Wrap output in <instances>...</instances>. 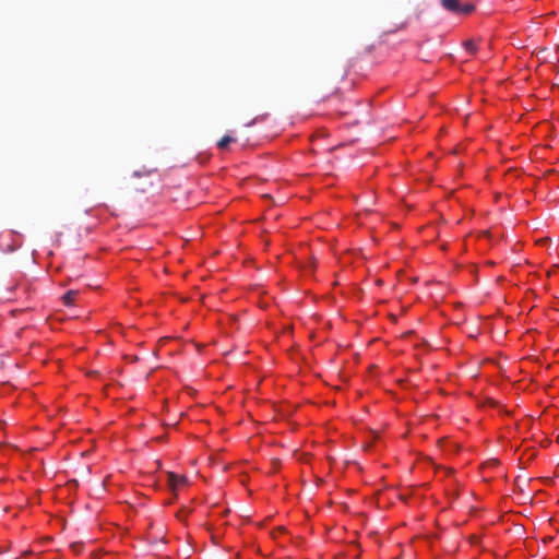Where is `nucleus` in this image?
Wrapping results in <instances>:
<instances>
[{
    "label": "nucleus",
    "mask_w": 559,
    "mask_h": 559,
    "mask_svg": "<svg viewBox=\"0 0 559 559\" xmlns=\"http://www.w3.org/2000/svg\"><path fill=\"white\" fill-rule=\"evenodd\" d=\"M167 487L174 493L177 495L180 490L188 486V479L183 475H178L173 472L167 473Z\"/></svg>",
    "instance_id": "nucleus-2"
},
{
    "label": "nucleus",
    "mask_w": 559,
    "mask_h": 559,
    "mask_svg": "<svg viewBox=\"0 0 559 559\" xmlns=\"http://www.w3.org/2000/svg\"><path fill=\"white\" fill-rule=\"evenodd\" d=\"M22 246V236L12 230H5L0 234V249L4 252H11Z\"/></svg>",
    "instance_id": "nucleus-1"
},
{
    "label": "nucleus",
    "mask_w": 559,
    "mask_h": 559,
    "mask_svg": "<svg viewBox=\"0 0 559 559\" xmlns=\"http://www.w3.org/2000/svg\"><path fill=\"white\" fill-rule=\"evenodd\" d=\"M236 140L234 138H231L230 135H224L217 143V146L221 148V150H225L227 148V146L235 142Z\"/></svg>",
    "instance_id": "nucleus-5"
},
{
    "label": "nucleus",
    "mask_w": 559,
    "mask_h": 559,
    "mask_svg": "<svg viewBox=\"0 0 559 559\" xmlns=\"http://www.w3.org/2000/svg\"><path fill=\"white\" fill-rule=\"evenodd\" d=\"M78 294L79 293L76 290H69L68 293H66L63 296L64 305H67V306L74 305Z\"/></svg>",
    "instance_id": "nucleus-4"
},
{
    "label": "nucleus",
    "mask_w": 559,
    "mask_h": 559,
    "mask_svg": "<svg viewBox=\"0 0 559 559\" xmlns=\"http://www.w3.org/2000/svg\"><path fill=\"white\" fill-rule=\"evenodd\" d=\"M442 5L448 11L463 14H467L474 9L472 4H461L459 0H442Z\"/></svg>",
    "instance_id": "nucleus-3"
}]
</instances>
